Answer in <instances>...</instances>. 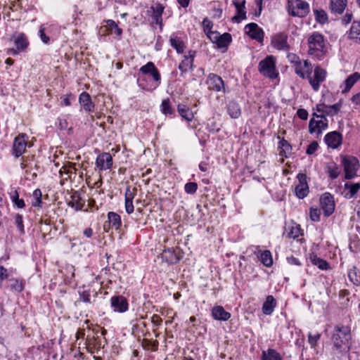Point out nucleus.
I'll return each mask as SVG.
<instances>
[{
    "label": "nucleus",
    "mask_w": 360,
    "mask_h": 360,
    "mask_svg": "<svg viewBox=\"0 0 360 360\" xmlns=\"http://www.w3.org/2000/svg\"><path fill=\"white\" fill-rule=\"evenodd\" d=\"M330 340L333 351L340 356H345L350 351L352 346L350 328L343 325L335 326Z\"/></svg>",
    "instance_id": "obj_1"
},
{
    "label": "nucleus",
    "mask_w": 360,
    "mask_h": 360,
    "mask_svg": "<svg viewBox=\"0 0 360 360\" xmlns=\"http://www.w3.org/2000/svg\"><path fill=\"white\" fill-rule=\"evenodd\" d=\"M259 72L264 77L271 79L278 77V72L276 66V58L273 56H267L262 60L258 65Z\"/></svg>",
    "instance_id": "obj_2"
},
{
    "label": "nucleus",
    "mask_w": 360,
    "mask_h": 360,
    "mask_svg": "<svg viewBox=\"0 0 360 360\" xmlns=\"http://www.w3.org/2000/svg\"><path fill=\"white\" fill-rule=\"evenodd\" d=\"M288 12L293 17L304 18L309 13V5L303 0H288Z\"/></svg>",
    "instance_id": "obj_3"
},
{
    "label": "nucleus",
    "mask_w": 360,
    "mask_h": 360,
    "mask_svg": "<svg viewBox=\"0 0 360 360\" xmlns=\"http://www.w3.org/2000/svg\"><path fill=\"white\" fill-rule=\"evenodd\" d=\"M309 51L310 55H319L325 48V40L323 36L318 32L311 33L307 39Z\"/></svg>",
    "instance_id": "obj_4"
},
{
    "label": "nucleus",
    "mask_w": 360,
    "mask_h": 360,
    "mask_svg": "<svg viewBox=\"0 0 360 360\" xmlns=\"http://www.w3.org/2000/svg\"><path fill=\"white\" fill-rule=\"evenodd\" d=\"M341 163L344 167L346 179H351L356 176V172L359 167V162L356 158L352 155L342 156Z\"/></svg>",
    "instance_id": "obj_5"
},
{
    "label": "nucleus",
    "mask_w": 360,
    "mask_h": 360,
    "mask_svg": "<svg viewBox=\"0 0 360 360\" xmlns=\"http://www.w3.org/2000/svg\"><path fill=\"white\" fill-rule=\"evenodd\" d=\"M288 35L285 32L276 33L271 38L272 46L278 51H288L290 46L288 43Z\"/></svg>",
    "instance_id": "obj_6"
},
{
    "label": "nucleus",
    "mask_w": 360,
    "mask_h": 360,
    "mask_svg": "<svg viewBox=\"0 0 360 360\" xmlns=\"http://www.w3.org/2000/svg\"><path fill=\"white\" fill-rule=\"evenodd\" d=\"M27 141L28 136L25 133H21L15 138L13 144V155L15 158H19L25 153Z\"/></svg>",
    "instance_id": "obj_7"
},
{
    "label": "nucleus",
    "mask_w": 360,
    "mask_h": 360,
    "mask_svg": "<svg viewBox=\"0 0 360 360\" xmlns=\"http://www.w3.org/2000/svg\"><path fill=\"white\" fill-rule=\"evenodd\" d=\"M326 77V71L320 66H316L314 70V76L311 75L307 78L314 91H318L320 88V84L323 82Z\"/></svg>",
    "instance_id": "obj_8"
},
{
    "label": "nucleus",
    "mask_w": 360,
    "mask_h": 360,
    "mask_svg": "<svg viewBox=\"0 0 360 360\" xmlns=\"http://www.w3.org/2000/svg\"><path fill=\"white\" fill-rule=\"evenodd\" d=\"M320 204L324 215L330 216L335 210L333 196L330 193H324L320 198Z\"/></svg>",
    "instance_id": "obj_9"
},
{
    "label": "nucleus",
    "mask_w": 360,
    "mask_h": 360,
    "mask_svg": "<svg viewBox=\"0 0 360 360\" xmlns=\"http://www.w3.org/2000/svg\"><path fill=\"white\" fill-rule=\"evenodd\" d=\"M295 72L302 79L309 77L312 72V65L307 60L295 61Z\"/></svg>",
    "instance_id": "obj_10"
},
{
    "label": "nucleus",
    "mask_w": 360,
    "mask_h": 360,
    "mask_svg": "<svg viewBox=\"0 0 360 360\" xmlns=\"http://www.w3.org/2000/svg\"><path fill=\"white\" fill-rule=\"evenodd\" d=\"M299 184L295 188V192L300 199H303L309 193V187L307 182V176L304 174L300 173L297 176Z\"/></svg>",
    "instance_id": "obj_11"
},
{
    "label": "nucleus",
    "mask_w": 360,
    "mask_h": 360,
    "mask_svg": "<svg viewBox=\"0 0 360 360\" xmlns=\"http://www.w3.org/2000/svg\"><path fill=\"white\" fill-rule=\"evenodd\" d=\"M111 307L115 311L123 313L128 310L127 300L122 295H115L110 299Z\"/></svg>",
    "instance_id": "obj_12"
},
{
    "label": "nucleus",
    "mask_w": 360,
    "mask_h": 360,
    "mask_svg": "<svg viewBox=\"0 0 360 360\" xmlns=\"http://www.w3.org/2000/svg\"><path fill=\"white\" fill-rule=\"evenodd\" d=\"M328 127V120L325 117L320 120L311 118L309 123V132L312 134L316 133L321 134L322 131Z\"/></svg>",
    "instance_id": "obj_13"
},
{
    "label": "nucleus",
    "mask_w": 360,
    "mask_h": 360,
    "mask_svg": "<svg viewBox=\"0 0 360 360\" xmlns=\"http://www.w3.org/2000/svg\"><path fill=\"white\" fill-rule=\"evenodd\" d=\"M245 32L248 35L250 36L252 39H255L259 42L263 41L264 32L263 30L259 27L257 24L251 22L245 25Z\"/></svg>",
    "instance_id": "obj_14"
},
{
    "label": "nucleus",
    "mask_w": 360,
    "mask_h": 360,
    "mask_svg": "<svg viewBox=\"0 0 360 360\" xmlns=\"http://www.w3.org/2000/svg\"><path fill=\"white\" fill-rule=\"evenodd\" d=\"M165 7L160 3H156L155 5H153L150 7L149 10H148V13L150 14L153 21L160 26L162 25V15L163 13Z\"/></svg>",
    "instance_id": "obj_15"
},
{
    "label": "nucleus",
    "mask_w": 360,
    "mask_h": 360,
    "mask_svg": "<svg viewBox=\"0 0 360 360\" xmlns=\"http://www.w3.org/2000/svg\"><path fill=\"white\" fill-rule=\"evenodd\" d=\"M324 141L328 147L337 148L342 143V136L340 132L336 131H331L325 136Z\"/></svg>",
    "instance_id": "obj_16"
},
{
    "label": "nucleus",
    "mask_w": 360,
    "mask_h": 360,
    "mask_svg": "<svg viewBox=\"0 0 360 360\" xmlns=\"http://www.w3.org/2000/svg\"><path fill=\"white\" fill-rule=\"evenodd\" d=\"M96 166L101 170L109 169L112 166V157L109 153H103L100 154L96 160Z\"/></svg>",
    "instance_id": "obj_17"
},
{
    "label": "nucleus",
    "mask_w": 360,
    "mask_h": 360,
    "mask_svg": "<svg viewBox=\"0 0 360 360\" xmlns=\"http://www.w3.org/2000/svg\"><path fill=\"white\" fill-rule=\"evenodd\" d=\"M341 106L342 105L340 102L332 105H326L324 103H321L316 105V110L319 112L324 114L325 116H333L339 112Z\"/></svg>",
    "instance_id": "obj_18"
},
{
    "label": "nucleus",
    "mask_w": 360,
    "mask_h": 360,
    "mask_svg": "<svg viewBox=\"0 0 360 360\" xmlns=\"http://www.w3.org/2000/svg\"><path fill=\"white\" fill-rule=\"evenodd\" d=\"M207 84L208 89L214 91H220L224 86L221 77L215 74L209 75Z\"/></svg>",
    "instance_id": "obj_19"
},
{
    "label": "nucleus",
    "mask_w": 360,
    "mask_h": 360,
    "mask_svg": "<svg viewBox=\"0 0 360 360\" xmlns=\"http://www.w3.org/2000/svg\"><path fill=\"white\" fill-rule=\"evenodd\" d=\"M347 5V0H330V10L332 13L341 15Z\"/></svg>",
    "instance_id": "obj_20"
},
{
    "label": "nucleus",
    "mask_w": 360,
    "mask_h": 360,
    "mask_svg": "<svg viewBox=\"0 0 360 360\" xmlns=\"http://www.w3.org/2000/svg\"><path fill=\"white\" fill-rule=\"evenodd\" d=\"M79 101L86 111H94L95 105L87 92L84 91L79 95Z\"/></svg>",
    "instance_id": "obj_21"
},
{
    "label": "nucleus",
    "mask_w": 360,
    "mask_h": 360,
    "mask_svg": "<svg viewBox=\"0 0 360 360\" xmlns=\"http://www.w3.org/2000/svg\"><path fill=\"white\" fill-rule=\"evenodd\" d=\"M212 316L216 320L227 321L230 319L231 314L225 311L221 306H216L212 309Z\"/></svg>",
    "instance_id": "obj_22"
},
{
    "label": "nucleus",
    "mask_w": 360,
    "mask_h": 360,
    "mask_svg": "<svg viewBox=\"0 0 360 360\" xmlns=\"http://www.w3.org/2000/svg\"><path fill=\"white\" fill-rule=\"evenodd\" d=\"M14 44L16 48L21 52L24 51L29 45V41L24 33H18L13 35Z\"/></svg>",
    "instance_id": "obj_23"
},
{
    "label": "nucleus",
    "mask_w": 360,
    "mask_h": 360,
    "mask_svg": "<svg viewBox=\"0 0 360 360\" xmlns=\"http://www.w3.org/2000/svg\"><path fill=\"white\" fill-rule=\"evenodd\" d=\"M345 193V198H354L359 190L360 189V184L359 183H352L347 182L344 186Z\"/></svg>",
    "instance_id": "obj_24"
},
{
    "label": "nucleus",
    "mask_w": 360,
    "mask_h": 360,
    "mask_svg": "<svg viewBox=\"0 0 360 360\" xmlns=\"http://www.w3.org/2000/svg\"><path fill=\"white\" fill-rule=\"evenodd\" d=\"M276 306V302L272 295H268L262 306V311L264 314L270 315L273 313Z\"/></svg>",
    "instance_id": "obj_25"
},
{
    "label": "nucleus",
    "mask_w": 360,
    "mask_h": 360,
    "mask_svg": "<svg viewBox=\"0 0 360 360\" xmlns=\"http://www.w3.org/2000/svg\"><path fill=\"white\" fill-rule=\"evenodd\" d=\"M309 259L312 264L317 266L321 270H327L330 267L327 261L319 257L314 253L309 254Z\"/></svg>",
    "instance_id": "obj_26"
},
{
    "label": "nucleus",
    "mask_w": 360,
    "mask_h": 360,
    "mask_svg": "<svg viewBox=\"0 0 360 360\" xmlns=\"http://www.w3.org/2000/svg\"><path fill=\"white\" fill-rule=\"evenodd\" d=\"M108 222L110 226L115 229L116 231L120 228L122 225V221L121 217L118 214L114 212H110L108 214Z\"/></svg>",
    "instance_id": "obj_27"
},
{
    "label": "nucleus",
    "mask_w": 360,
    "mask_h": 360,
    "mask_svg": "<svg viewBox=\"0 0 360 360\" xmlns=\"http://www.w3.org/2000/svg\"><path fill=\"white\" fill-rule=\"evenodd\" d=\"M261 360H283L280 353L274 349L262 351Z\"/></svg>",
    "instance_id": "obj_28"
},
{
    "label": "nucleus",
    "mask_w": 360,
    "mask_h": 360,
    "mask_svg": "<svg viewBox=\"0 0 360 360\" xmlns=\"http://www.w3.org/2000/svg\"><path fill=\"white\" fill-rule=\"evenodd\" d=\"M245 4L244 2H241V4L236 5V15H234L232 18V21L234 22L239 23L241 22L242 20H244L246 18V11H245Z\"/></svg>",
    "instance_id": "obj_29"
},
{
    "label": "nucleus",
    "mask_w": 360,
    "mask_h": 360,
    "mask_svg": "<svg viewBox=\"0 0 360 360\" xmlns=\"http://www.w3.org/2000/svg\"><path fill=\"white\" fill-rule=\"evenodd\" d=\"M229 115L233 119L238 118L241 115V110L239 104L235 101H230L227 106Z\"/></svg>",
    "instance_id": "obj_30"
},
{
    "label": "nucleus",
    "mask_w": 360,
    "mask_h": 360,
    "mask_svg": "<svg viewBox=\"0 0 360 360\" xmlns=\"http://www.w3.org/2000/svg\"><path fill=\"white\" fill-rule=\"evenodd\" d=\"M162 259L169 264H176L179 261V257L172 249L165 250L162 254Z\"/></svg>",
    "instance_id": "obj_31"
},
{
    "label": "nucleus",
    "mask_w": 360,
    "mask_h": 360,
    "mask_svg": "<svg viewBox=\"0 0 360 360\" xmlns=\"http://www.w3.org/2000/svg\"><path fill=\"white\" fill-rule=\"evenodd\" d=\"M84 200L77 193H75L72 195L71 200L68 202V205L76 210H80L84 207Z\"/></svg>",
    "instance_id": "obj_32"
},
{
    "label": "nucleus",
    "mask_w": 360,
    "mask_h": 360,
    "mask_svg": "<svg viewBox=\"0 0 360 360\" xmlns=\"http://www.w3.org/2000/svg\"><path fill=\"white\" fill-rule=\"evenodd\" d=\"M340 168L334 162H331L326 165V172L330 179H335L338 177L340 174Z\"/></svg>",
    "instance_id": "obj_33"
},
{
    "label": "nucleus",
    "mask_w": 360,
    "mask_h": 360,
    "mask_svg": "<svg viewBox=\"0 0 360 360\" xmlns=\"http://www.w3.org/2000/svg\"><path fill=\"white\" fill-rule=\"evenodd\" d=\"M179 115L187 121H191L193 117V113L191 109L184 104H179L177 107Z\"/></svg>",
    "instance_id": "obj_34"
},
{
    "label": "nucleus",
    "mask_w": 360,
    "mask_h": 360,
    "mask_svg": "<svg viewBox=\"0 0 360 360\" xmlns=\"http://www.w3.org/2000/svg\"><path fill=\"white\" fill-rule=\"evenodd\" d=\"M348 37L350 39L360 41V20L354 21L352 24Z\"/></svg>",
    "instance_id": "obj_35"
},
{
    "label": "nucleus",
    "mask_w": 360,
    "mask_h": 360,
    "mask_svg": "<svg viewBox=\"0 0 360 360\" xmlns=\"http://www.w3.org/2000/svg\"><path fill=\"white\" fill-rule=\"evenodd\" d=\"M360 79V73L354 72L350 75L345 80V88L343 90V92H347L350 90V89L354 85V84Z\"/></svg>",
    "instance_id": "obj_36"
},
{
    "label": "nucleus",
    "mask_w": 360,
    "mask_h": 360,
    "mask_svg": "<svg viewBox=\"0 0 360 360\" xmlns=\"http://www.w3.org/2000/svg\"><path fill=\"white\" fill-rule=\"evenodd\" d=\"M278 148L279 155L281 156H285L286 158L288 157V155L291 153L292 150L290 144L283 138L281 139L279 141Z\"/></svg>",
    "instance_id": "obj_37"
},
{
    "label": "nucleus",
    "mask_w": 360,
    "mask_h": 360,
    "mask_svg": "<svg viewBox=\"0 0 360 360\" xmlns=\"http://www.w3.org/2000/svg\"><path fill=\"white\" fill-rule=\"evenodd\" d=\"M348 277L353 284L356 285H360V270L356 267L354 266L349 270Z\"/></svg>",
    "instance_id": "obj_38"
},
{
    "label": "nucleus",
    "mask_w": 360,
    "mask_h": 360,
    "mask_svg": "<svg viewBox=\"0 0 360 360\" xmlns=\"http://www.w3.org/2000/svg\"><path fill=\"white\" fill-rule=\"evenodd\" d=\"M232 41L231 35L229 33H224L219 36L217 45L219 48H226Z\"/></svg>",
    "instance_id": "obj_39"
},
{
    "label": "nucleus",
    "mask_w": 360,
    "mask_h": 360,
    "mask_svg": "<svg viewBox=\"0 0 360 360\" xmlns=\"http://www.w3.org/2000/svg\"><path fill=\"white\" fill-rule=\"evenodd\" d=\"M259 258L261 262L267 267L271 266L273 264L271 253L269 250H264L261 252Z\"/></svg>",
    "instance_id": "obj_40"
},
{
    "label": "nucleus",
    "mask_w": 360,
    "mask_h": 360,
    "mask_svg": "<svg viewBox=\"0 0 360 360\" xmlns=\"http://www.w3.org/2000/svg\"><path fill=\"white\" fill-rule=\"evenodd\" d=\"M193 62V56H185L184 59L180 63L179 65V70L182 72H187L189 69L192 68Z\"/></svg>",
    "instance_id": "obj_41"
},
{
    "label": "nucleus",
    "mask_w": 360,
    "mask_h": 360,
    "mask_svg": "<svg viewBox=\"0 0 360 360\" xmlns=\"http://www.w3.org/2000/svg\"><path fill=\"white\" fill-rule=\"evenodd\" d=\"M170 45L176 49L177 53H181L184 52V41L179 37H171L169 39Z\"/></svg>",
    "instance_id": "obj_42"
},
{
    "label": "nucleus",
    "mask_w": 360,
    "mask_h": 360,
    "mask_svg": "<svg viewBox=\"0 0 360 360\" xmlns=\"http://www.w3.org/2000/svg\"><path fill=\"white\" fill-rule=\"evenodd\" d=\"M315 20L320 24H325L328 22V15L323 9H314Z\"/></svg>",
    "instance_id": "obj_43"
},
{
    "label": "nucleus",
    "mask_w": 360,
    "mask_h": 360,
    "mask_svg": "<svg viewBox=\"0 0 360 360\" xmlns=\"http://www.w3.org/2000/svg\"><path fill=\"white\" fill-rule=\"evenodd\" d=\"M160 108L162 112L165 115H172L174 112V110L172 108L169 98L162 101Z\"/></svg>",
    "instance_id": "obj_44"
},
{
    "label": "nucleus",
    "mask_w": 360,
    "mask_h": 360,
    "mask_svg": "<svg viewBox=\"0 0 360 360\" xmlns=\"http://www.w3.org/2000/svg\"><path fill=\"white\" fill-rule=\"evenodd\" d=\"M10 282L9 288L11 290L19 292L23 290V284L19 279H11Z\"/></svg>",
    "instance_id": "obj_45"
},
{
    "label": "nucleus",
    "mask_w": 360,
    "mask_h": 360,
    "mask_svg": "<svg viewBox=\"0 0 360 360\" xmlns=\"http://www.w3.org/2000/svg\"><path fill=\"white\" fill-rule=\"evenodd\" d=\"M107 27L112 32L114 30L115 33L120 37L122 34V30L120 28L117 24L113 20H106Z\"/></svg>",
    "instance_id": "obj_46"
},
{
    "label": "nucleus",
    "mask_w": 360,
    "mask_h": 360,
    "mask_svg": "<svg viewBox=\"0 0 360 360\" xmlns=\"http://www.w3.org/2000/svg\"><path fill=\"white\" fill-rule=\"evenodd\" d=\"M137 193V188L136 187L131 188V186H127L125 191L124 197L125 199L132 200L134 198Z\"/></svg>",
    "instance_id": "obj_47"
},
{
    "label": "nucleus",
    "mask_w": 360,
    "mask_h": 360,
    "mask_svg": "<svg viewBox=\"0 0 360 360\" xmlns=\"http://www.w3.org/2000/svg\"><path fill=\"white\" fill-rule=\"evenodd\" d=\"M11 199L18 208H23L25 206L24 200L19 198V195L17 191H14L13 195L11 196Z\"/></svg>",
    "instance_id": "obj_48"
},
{
    "label": "nucleus",
    "mask_w": 360,
    "mask_h": 360,
    "mask_svg": "<svg viewBox=\"0 0 360 360\" xmlns=\"http://www.w3.org/2000/svg\"><path fill=\"white\" fill-rule=\"evenodd\" d=\"M186 193L188 194H194L198 189V184L195 182H188L184 186Z\"/></svg>",
    "instance_id": "obj_49"
},
{
    "label": "nucleus",
    "mask_w": 360,
    "mask_h": 360,
    "mask_svg": "<svg viewBox=\"0 0 360 360\" xmlns=\"http://www.w3.org/2000/svg\"><path fill=\"white\" fill-rule=\"evenodd\" d=\"M155 67L153 63L148 62L140 68V71L144 75H150L154 70Z\"/></svg>",
    "instance_id": "obj_50"
},
{
    "label": "nucleus",
    "mask_w": 360,
    "mask_h": 360,
    "mask_svg": "<svg viewBox=\"0 0 360 360\" xmlns=\"http://www.w3.org/2000/svg\"><path fill=\"white\" fill-rule=\"evenodd\" d=\"M41 192L40 189L37 188L33 192V197L35 198L36 202H33L32 205L34 207H40L41 202Z\"/></svg>",
    "instance_id": "obj_51"
},
{
    "label": "nucleus",
    "mask_w": 360,
    "mask_h": 360,
    "mask_svg": "<svg viewBox=\"0 0 360 360\" xmlns=\"http://www.w3.org/2000/svg\"><path fill=\"white\" fill-rule=\"evenodd\" d=\"M15 224L21 233H24V225L22 221V217L21 214H17L15 217Z\"/></svg>",
    "instance_id": "obj_52"
},
{
    "label": "nucleus",
    "mask_w": 360,
    "mask_h": 360,
    "mask_svg": "<svg viewBox=\"0 0 360 360\" xmlns=\"http://www.w3.org/2000/svg\"><path fill=\"white\" fill-rule=\"evenodd\" d=\"M321 212L319 209L311 208L309 210V217L313 221H319L320 220Z\"/></svg>",
    "instance_id": "obj_53"
},
{
    "label": "nucleus",
    "mask_w": 360,
    "mask_h": 360,
    "mask_svg": "<svg viewBox=\"0 0 360 360\" xmlns=\"http://www.w3.org/2000/svg\"><path fill=\"white\" fill-rule=\"evenodd\" d=\"M300 228L298 226H292L290 231L288 233V237L290 238H296L300 235Z\"/></svg>",
    "instance_id": "obj_54"
},
{
    "label": "nucleus",
    "mask_w": 360,
    "mask_h": 360,
    "mask_svg": "<svg viewBox=\"0 0 360 360\" xmlns=\"http://www.w3.org/2000/svg\"><path fill=\"white\" fill-rule=\"evenodd\" d=\"M320 334L312 335L309 333L308 335V342L311 347H315L317 344L318 340L320 339Z\"/></svg>",
    "instance_id": "obj_55"
},
{
    "label": "nucleus",
    "mask_w": 360,
    "mask_h": 360,
    "mask_svg": "<svg viewBox=\"0 0 360 360\" xmlns=\"http://www.w3.org/2000/svg\"><path fill=\"white\" fill-rule=\"evenodd\" d=\"M79 300L86 303H91L89 291L84 290L79 292Z\"/></svg>",
    "instance_id": "obj_56"
},
{
    "label": "nucleus",
    "mask_w": 360,
    "mask_h": 360,
    "mask_svg": "<svg viewBox=\"0 0 360 360\" xmlns=\"http://www.w3.org/2000/svg\"><path fill=\"white\" fill-rule=\"evenodd\" d=\"M319 144L316 141H312L307 147L306 153L308 155L314 154L318 149Z\"/></svg>",
    "instance_id": "obj_57"
},
{
    "label": "nucleus",
    "mask_w": 360,
    "mask_h": 360,
    "mask_svg": "<svg viewBox=\"0 0 360 360\" xmlns=\"http://www.w3.org/2000/svg\"><path fill=\"white\" fill-rule=\"evenodd\" d=\"M207 37L212 41V42L217 44L219 40V32L209 31L207 32Z\"/></svg>",
    "instance_id": "obj_58"
},
{
    "label": "nucleus",
    "mask_w": 360,
    "mask_h": 360,
    "mask_svg": "<svg viewBox=\"0 0 360 360\" xmlns=\"http://www.w3.org/2000/svg\"><path fill=\"white\" fill-rule=\"evenodd\" d=\"M125 210L128 214H131L134 212V207L132 200L125 199Z\"/></svg>",
    "instance_id": "obj_59"
},
{
    "label": "nucleus",
    "mask_w": 360,
    "mask_h": 360,
    "mask_svg": "<svg viewBox=\"0 0 360 360\" xmlns=\"http://www.w3.org/2000/svg\"><path fill=\"white\" fill-rule=\"evenodd\" d=\"M44 30V27L43 26H41L39 31V37L44 44H49L50 39L48 36L46 35Z\"/></svg>",
    "instance_id": "obj_60"
},
{
    "label": "nucleus",
    "mask_w": 360,
    "mask_h": 360,
    "mask_svg": "<svg viewBox=\"0 0 360 360\" xmlns=\"http://www.w3.org/2000/svg\"><path fill=\"white\" fill-rule=\"evenodd\" d=\"M297 116L303 120H306L308 118V112L305 109L300 108L297 111Z\"/></svg>",
    "instance_id": "obj_61"
},
{
    "label": "nucleus",
    "mask_w": 360,
    "mask_h": 360,
    "mask_svg": "<svg viewBox=\"0 0 360 360\" xmlns=\"http://www.w3.org/2000/svg\"><path fill=\"white\" fill-rule=\"evenodd\" d=\"M9 277L8 271L3 266H0V279L4 280Z\"/></svg>",
    "instance_id": "obj_62"
},
{
    "label": "nucleus",
    "mask_w": 360,
    "mask_h": 360,
    "mask_svg": "<svg viewBox=\"0 0 360 360\" xmlns=\"http://www.w3.org/2000/svg\"><path fill=\"white\" fill-rule=\"evenodd\" d=\"M151 321L155 326H159L161 325L162 319L158 315L154 314L151 318Z\"/></svg>",
    "instance_id": "obj_63"
},
{
    "label": "nucleus",
    "mask_w": 360,
    "mask_h": 360,
    "mask_svg": "<svg viewBox=\"0 0 360 360\" xmlns=\"http://www.w3.org/2000/svg\"><path fill=\"white\" fill-rule=\"evenodd\" d=\"M352 14L347 13L342 18V23L343 25H346L352 21Z\"/></svg>",
    "instance_id": "obj_64"
}]
</instances>
